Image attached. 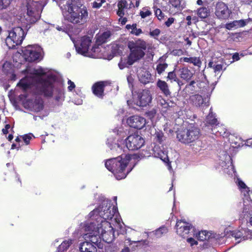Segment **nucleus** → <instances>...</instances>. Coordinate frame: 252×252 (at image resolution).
<instances>
[{
    "label": "nucleus",
    "instance_id": "obj_1",
    "mask_svg": "<svg viewBox=\"0 0 252 252\" xmlns=\"http://www.w3.org/2000/svg\"><path fill=\"white\" fill-rule=\"evenodd\" d=\"M56 78L55 75L49 73L47 68L40 67L22 79L17 87L24 92L32 87L39 88L45 95L53 96L56 104L60 106L64 100V94L62 85L57 82Z\"/></svg>",
    "mask_w": 252,
    "mask_h": 252
},
{
    "label": "nucleus",
    "instance_id": "obj_2",
    "mask_svg": "<svg viewBox=\"0 0 252 252\" xmlns=\"http://www.w3.org/2000/svg\"><path fill=\"white\" fill-rule=\"evenodd\" d=\"M141 159V155L122 154L115 158L106 160L105 163L106 168L111 171L117 180L125 178L131 171L136 162Z\"/></svg>",
    "mask_w": 252,
    "mask_h": 252
},
{
    "label": "nucleus",
    "instance_id": "obj_3",
    "mask_svg": "<svg viewBox=\"0 0 252 252\" xmlns=\"http://www.w3.org/2000/svg\"><path fill=\"white\" fill-rule=\"evenodd\" d=\"M64 19L73 24L82 25L86 23L88 18V11L86 6H78L72 3L70 0L61 6Z\"/></svg>",
    "mask_w": 252,
    "mask_h": 252
},
{
    "label": "nucleus",
    "instance_id": "obj_4",
    "mask_svg": "<svg viewBox=\"0 0 252 252\" xmlns=\"http://www.w3.org/2000/svg\"><path fill=\"white\" fill-rule=\"evenodd\" d=\"M127 46L130 53L127 58H121L118 64L120 69L128 67L142 58V40L141 39L129 41Z\"/></svg>",
    "mask_w": 252,
    "mask_h": 252
},
{
    "label": "nucleus",
    "instance_id": "obj_5",
    "mask_svg": "<svg viewBox=\"0 0 252 252\" xmlns=\"http://www.w3.org/2000/svg\"><path fill=\"white\" fill-rule=\"evenodd\" d=\"M116 211V209L110 202L104 201L101 205L91 212L89 215L91 218L94 216L97 222L105 225V222H107L106 220H111Z\"/></svg>",
    "mask_w": 252,
    "mask_h": 252
},
{
    "label": "nucleus",
    "instance_id": "obj_6",
    "mask_svg": "<svg viewBox=\"0 0 252 252\" xmlns=\"http://www.w3.org/2000/svg\"><path fill=\"white\" fill-rule=\"evenodd\" d=\"M176 132L178 140L184 144L194 141L198 138L200 133L198 127H179Z\"/></svg>",
    "mask_w": 252,
    "mask_h": 252
},
{
    "label": "nucleus",
    "instance_id": "obj_7",
    "mask_svg": "<svg viewBox=\"0 0 252 252\" xmlns=\"http://www.w3.org/2000/svg\"><path fill=\"white\" fill-rule=\"evenodd\" d=\"M92 37L90 36H85L81 38L80 42L79 43L70 36V39L74 43L76 52L85 56H90V53L92 52L96 53L99 51V48L97 46H93L90 49L92 43Z\"/></svg>",
    "mask_w": 252,
    "mask_h": 252
},
{
    "label": "nucleus",
    "instance_id": "obj_8",
    "mask_svg": "<svg viewBox=\"0 0 252 252\" xmlns=\"http://www.w3.org/2000/svg\"><path fill=\"white\" fill-rule=\"evenodd\" d=\"M43 7L38 2L29 0L27 2V15L25 19L28 23L33 24L40 18Z\"/></svg>",
    "mask_w": 252,
    "mask_h": 252
},
{
    "label": "nucleus",
    "instance_id": "obj_9",
    "mask_svg": "<svg viewBox=\"0 0 252 252\" xmlns=\"http://www.w3.org/2000/svg\"><path fill=\"white\" fill-rule=\"evenodd\" d=\"M25 35L22 28L15 27L9 32L8 36L5 39V43L9 49H13L22 43Z\"/></svg>",
    "mask_w": 252,
    "mask_h": 252
},
{
    "label": "nucleus",
    "instance_id": "obj_10",
    "mask_svg": "<svg viewBox=\"0 0 252 252\" xmlns=\"http://www.w3.org/2000/svg\"><path fill=\"white\" fill-rule=\"evenodd\" d=\"M212 131L213 133L215 132L217 135H220L223 137L228 138L234 148H238L244 145V141L239 135L235 133H230L223 127H213Z\"/></svg>",
    "mask_w": 252,
    "mask_h": 252
},
{
    "label": "nucleus",
    "instance_id": "obj_11",
    "mask_svg": "<svg viewBox=\"0 0 252 252\" xmlns=\"http://www.w3.org/2000/svg\"><path fill=\"white\" fill-rule=\"evenodd\" d=\"M42 52V49L38 45H28L22 50L24 59L29 62L40 61Z\"/></svg>",
    "mask_w": 252,
    "mask_h": 252
},
{
    "label": "nucleus",
    "instance_id": "obj_12",
    "mask_svg": "<svg viewBox=\"0 0 252 252\" xmlns=\"http://www.w3.org/2000/svg\"><path fill=\"white\" fill-rule=\"evenodd\" d=\"M155 130V138L156 141L160 145H162V149H161L159 146H155L153 150L154 157L159 158L165 162H167L169 161L167 152L162 146L163 142L165 140V137L162 131L160 130L157 131L156 129Z\"/></svg>",
    "mask_w": 252,
    "mask_h": 252
},
{
    "label": "nucleus",
    "instance_id": "obj_13",
    "mask_svg": "<svg viewBox=\"0 0 252 252\" xmlns=\"http://www.w3.org/2000/svg\"><path fill=\"white\" fill-rule=\"evenodd\" d=\"M220 165L223 168L224 172L231 174L234 172L231 157L226 152H222L219 155Z\"/></svg>",
    "mask_w": 252,
    "mask_h": 252
},
{
    "label": "nucleus",
    "instance_id": "obj_14",
    "mask_svg": "<svg viewBox=\"0 0 252 252\" xmlns=\"http://www.w3.org/2000/svg\"><path fill=\"white\" fill-rule=\"evenodd\" d=\"M24 105L25 108L35 112H40L44 108L43 101L38 96L27 100Z\"/></svg>",
    "mask_w": 252,
    "mask_h": 252
},
{
    "label": "nucleus",
    "instance_id": "obj_15",
    "mask_svg": "<svg viewBox=\"0 0 252 252\" xmlns=\"http://www.w3.org/2000/svg\"><path fill=\"white\" fill-rule=\"evenodd\" d=\"M142 137L137 133L129 135L126 140V145L129 150H137L142 147Z\"/></svg>",
    "mask_w": 252,
    "mask_h": 252
},
{
    "label": "nucleus",
    "instance_id": "obj_16",
    "mask_svg": "<svg viewBox=\"0 0 252 252\" xmlns=\"http://www.w3.org/2000/svg\"><path fill=\"white\" fill-rule=\"evenodd\" d=\"M225 235L229 237L230 236L235 238L236 243H239L242 241L248 239L250 237V231L247 229L242 228L239 230L230 231L229 233L228 231H224Z\"/></svg>",
    "mask_w": 252,
    "mask_h": 252
},
{
    "label": "nucleus",
    "instance_id": "obj_17",
    "mask_svg": "<svg viewBox=\"0 0 252 252\" xmlns=\"http://www.w3.org/2000/svg\"><path fill=\"white\" fill-rule=\"evenodd\" d=\"M103 225L104 224H101L99 229H98V233L100 234L104 241L107 243H110L115 239L114 230L110 225V223L108 222H105V225L107 226L109 228L107 230L102 228Z\"/></svg>",
    "mask_w": 252,
    "mask_h": 252
},
{
    "label": "nucleus",
    "instance_id": "obj_18",
    "mask_svg": "<svg viewBox=\"0 0 252 252\" xmlns=\"http://www.w3.org/2000/svg\"><path fill=\"white\" fill-rule=\"evenodd\" d=\"M176 227L177 233L183 237H185L192 229V225L185 220H178Z\"/></svg>",
    "mask_w": 252,
    "mask_h": 252
},
{
    "label": "nucleus",
    "instance_id": "obj_19",
    "mask_svg": "<svg viewBox=\"0 0 252 252\" xmlns=\"http://www.w3.org/2000/svg\"><path fill=\"white\" fill-rule=\"evenodd\" d=\"M231 13L227 5L224 2H219L217 3L215 14L218 18L222 20L227 19Z\"/></svg>",
    "mask_w": 252,
    "mask_h": 252
},
{
    "label": "nucleus",
    "instance_id": "obj_20",
    "mask_svg": "<svg viewBox=\"0 0 252 252\" xmlns=\"http://www.w3.org/2000/svg\"><path fill=\"white\" fill-rule=\"evenodd\" d=\"M98 232L89 233L85 234V241L90 242L93 245L99 249L102 248L103 244L101 243V238Z\"/></svg>",
    "mask_w": 252,
    "mask_h": 252
},
{
    "label": "nucleus",
    "instance_id": "obj_21",
    "mask_svg": "<svg viewBox=\"0 0 252 252\" xmlns=\"http://www.w3.org/2000/svg\"><path fill=\"white\" fill-rule=\"evenodd\" d=\"M251 21V18L241 19L239 20H234L232 22L226 23L225 24V27L228 30H233L245 27Z\"/></svg>",
    "mask_w": 252,
    "mask_h": 252
},
{
    "label": "nucleus",
    "instance_id": "obj_22",
    "mask_svg": "<svg viewBox=\"0 0 252 252\" xmlns=\"http://www.w3.org/2000/svg\"><path fill=\"white\" fill-rule=\"evenodd\" d=\"M168 231L167 227L163 225L159 228L157 229L155 231L151 232H144L143 233V237H156V238H159L165 235Z\"/></svg>",
    "mask_w": 252,
    "mask_h": 252
},
{
    "label": "nucleus",
    "instance_id": "obj_23",
    "mask_svg": "<svg viewBox=\"0 0 252 252\" xmlns=\"http://www.w3.org/2000/svg\"><path fill=\"white\" fill-rule=\"evenodd\" d=\"M89 216H90L89 215ZM89 218L91 219L90 221L87 222L84 226V230L86 231H92V233L93 232H98V229H99L100 226L101 225V223L100 222H97L94 216L93 217Z\"/></svg>",
    "mask_w": 252,
    "mask_h": 252
},
{
    "label": "nucleus",
    "instance_id": "obj_24",
    "mask_svg": "<svg viewBox=\"0 0 252 252\" xmlns=\"http://www.w3.org/2000/svg\"><path fill=\"white\" fill-rule=\"evenodd\" d=\"M241 217L248 218L252 216V200H244L243 210L241 214Z\"/></svg>",
    "mask_w": 252,
    "mask_h": 252
},
{
    "label": "nucleus",
    "instance_id": "obj_25",
    "mask_svg": "<svg viewBox=\"0 0 252 252\" xmlns=\"http://www.w3.org/2000/svg\"><path fill=\"white\" fill-rule=\"evenodd\" d=\"M2 71L6 75H10L9 77L11 80H16V76L14 73V67L11 63L8 62H5L2 65Z\"/></svg>",
    "mask_w": 252,
    "mask_h": 252
},
{
    "label": "nucleus",
    "instance_id": "obj_26",
    "mask_svg": "<svg viewBox=\"0 0 252 252\" xmlns=\"http://www.w3.org/2000/svg\"><path fill=\"white\" fill-rule=\"evenodd\" d=\"M236 183L241 190L242 194L245 197L244 200L247 201V200H249L250 192H251L252 193V191H251L249 189V188L240 179L237 178Z\"/></svg>",
    "mask_w": 252,
    "mask_h": 252
},
{
    "label": "nucleus",
    "instance_id": "obj_27",
    "mask_svg": "<svg viewBox=\"0 0 252 252\" xmlns=\"http://www.w3.org/2000/svg\"><path fill=\"white\" fill-rule=\"evenodd\" d=\"M104 86L105 85L103 82H98L95 83L92 87L94 94L99 98H102L104 95Z\"/></svg>",
    "mask_w": 252,
    "mask_h": 252
},
{
    "label": "nucleus",
    "instance_id": "obj_28",
    "mask_svg": "<svg viewBox=\"0 0 252 252\" xmlns=\"http://www.w3.org/2000/svg\"><path fill=\"white\" fill-rule=\"evenodd\" d=\"M81 252H97V248L90 242L84 241L80 244Z\"/></svg>",
    "mask_w": 252,
    "mask_h": 252
},
{
    "label": "nucleus",
    "instance_id": "obj_29",
    "mask_svg": "<svg viewBox=\"0 0 252 252\" xmlns=\"http://www.w3.org/2000/svg\"><path fill=\"white\" fill-rule=\"evenodd\" d=\"M128 4L126 0H121L119 1L117 4L118 10L117 14L119 17H123L128 9Z\"/></svg>",
    "mask_w": 252,
    "mask_h": 252
},
{
    "label": "nucleus",
    "instance_id": "obj_30",
    "mask_svg": "<svg viewBox=\"0 0 252 252\" xmlns=\"http://www.w3.org/2000/svg\"><path fill=\"white\" fill-rule=\"evenodd\" d=\"M157 86L160 89L161 93L166 96L171 95L168 85L165 81L159 79L157 83Z\"/></svg>",
    "mask_w": 252,
    "mask_h": 252
},
{
    "label": "nucleus",
    "instance_id": "obj_31",
    "mask_svg": "<svg viewBox=\"0 0 252 252\" xmlns=\"http://www.w3.org/2000/svg\"><path fill=\"white\" fill-rule=\"evenodd\" d=\"M198 17L201 19H205L209 17L210 15V9L208 6H203L198 8L196 10L194 11Z\"/></svg>",
    "mask_w": 252,
    "mask_h": 252
},
{
    "label": "nucleus",
    "instance_id": "obj_32",
    "mask_svg": "<svg viewBox=\"0 0 252 252\" xmlns=\"http://www.w3.org/2000/svg\"><path fill=\"white\" fill-rule=\"evenodd\" d=\"M180 75L181 78L188 82L191 80L194 73L192 72L188 68L183 67L180 69Z\"/></svg>",
    "mask_w": 252,
    "mask_h": 252
},
{
    "label": "nucleus",
    "instance_id": "obj_33",
    "mask_svg": "<svg viewBox=\"0 0 252 252\" xmlns=\"http://www.w3.org/2000/svg\"><path fill=\"white\" fill-rule=\"evenodd\" d=\"M147 48V54L146 57V60L147 62H151L153 61L154 57V51L151 45H148V47L146 45L145 42L143 41V58L144 56V53L143 52L144 50H146Z\"/></svg>",
    "mask_w": 252,
    "mask_h": 252
},
{
    "label": "nucleus",
    "instance_id": "obj_34",
    "mask_svg": "<svg viewBox=\"0 0 252 252\" xmlns=\"http://www.w3.org/2000/svg\"><path fill=\"white\" fill-rule=\"evenodd\" d=\"M111 36L110 31H106L101 34L96 35V42L97 45H100L103 43L106 42Z\"/></svg>",
    "mask_w": 252,
    "mask_h": 252
},
{
    "label": "nucleus",
    "instance_id": "obj_35",
    "mask_svg": "<svg viewBox=\"0 0 252 252\" xmlns=\"http://www.w3.org/2000/svg\"><path fill=\"white\" fill-rule=\"evenodd\" d=\"M181 61H183L186 63H189L193 64L194 65L200 67L202 63L199 58L193 57H183L181 58Z\"/></svg>",
    "mask_w": 252,
    "mask_h": 252
},
{
    "label": "nucleus",
    "instance_id": "obj_36",
    "mask_svg": "<svg viewBox=\"0 0 252 252\" xmlns=\"http://www.w3.org/2000/svg\"><path fill=\"white\" fill-rule=\"evenodd\" d=\"M152 96L149 90H143V107L151 102Z\"/></svg>",
    "mask_w": 252,
    "mask_h": 252
},
{
    "label": "nucleus",
    "instance_id": "obj_37",
    "mask_svg": "<svg viewBox=\"0 0 252 252\" xmlns=\"http://www.w3.org/2000/svg\"><path fill=\"white\" fill-rule=\"evenodd\" d=\"M212 108L210 109V113L206 117V121L207 124L211 125V126H216L219 125L218 121L217 119L215 118V114H213L212 112Z\"/></svg>",
    "mask_w": 252,
    "mask_h": 252
},
{
    "label": "nucleus",
    "instance_id": "obj_38",
    "mask_svg": "<svg viewBox=\"0 0 252 252\" xmlns=\"http://www.w3.org/2000/svg\"><path fill=\"white\" fill-rule=\"evenodd\" d=\"M141 118L137 115L131 116L126 121L128 126H138L141 123Z\"/></svg>",
    "mask_w": 252,
    "mask_h": 252
},
{
    "label": "nucleus",
    "instance_id": "obj_39",
    "mask_svg": "<svg viewBox=\"0 0 252 252\" xmlns=\"http://www.w3.org/2000/svg\"><path fill=\"white\" fill-rule=\"evenodd\" d=\"M132 93L134 104L137 106L141 107L142 106V93L140 91L137 92L136 91H132Z\"/></svg>",
    "mask_w": 252,
    "mask_h": 252
},
{
    "label": "nucleus",
    "instance_id": "obj_40",
    "mask_svg": "<svg viewBox=\"0 0 252 252\" xmlns=\"http://www.w3.org/2000/svg\"><path fill=\"white\" fill-rule=\"evenodd\" d=\"M190 100L196 106H200L204 101L202 96L199 94L193 95L190 97Z\"/></svg>",
    "mask_w": 252,
    "mask_h": 252
},
{
    "label": "nucleus",
    "instance_id": "obj_41",
    "mask_svg": "<svg viewBox=\"0 0 252 252\" xmlns=\"http://www.w3.org/2000/svg\"><path fill=\"white\" fill-rule=\"evenodd\" d=\"M126 28L128 30H131L130 32V33L136 36L140 35L142 32L141 29L137 28V25L136 24L126 25Z\"/></svg>",
    "mask_w": 252,
    "mask_h": 252
},
{
    "label": "nucleus",
    "instance_id": "obj_42",
    "mask_svg": "<svg viewBox=\"0 0 252 252\" xmlns=\"http://www.w3.org/2000/svg\"><path fill=\"white\" fill-rule=\"evenodd\" d=\"M72 243V241L70 239L63 241L58 248V252H64L66 251Z\"/></svg>",
    "mask_w": 252,
    "mask_h": 252
},
{
    "label": "nucleus",
    "instance_id": "obj_43",
    "mask_svg": "<svg viewBox=\"0 0 252 252\" xmlns=\"http://www.w3.org/2000/svg\"><path fill=\"white\" fill-rule=\"evenodd\" d=\"M113 132L122 138L127 134V130H125L124 127H116L113 129Z\"/></svg>",
    "mask_w": 252,
    "mask_h": 252
},
{
    "label": "nucleus",
    "instance_id": "obj_44",
    "mask_svg": "<svg viewBox=\"0 0 252 252\" xmlns=\"http://www.w3.org/2000/svg\"><path fill=\"white\" fill-rule=\"evenodd\" d=\"M145 32L146 34L149 35L151 37H153L155 39H158V36L160 33V31L158 29H156L153 30L150 29L149 32L145 30Z\"/></svg>",
    "mask_w": 252,
    "mask_h": 252
},
{
    "label": "nucleus",
    "instance_id": "obj_45",
    "mask_svg": "<svg viewBox=\"0 0 252 252\" xmlns=\"http://www.w3.org/2000/svg\"><path fill=\"white\" fill-rule=\"evenodd\" d=\"M210 235H209V232L206 231H199L196 235V237L199 241H203L209 238Z\"/></svg>",
    "mask_w": 252,
    "mask_h": 252
},
{
    "label": "nucleus",
    "instance_id": "obj_46",
    "mask_svg": "<svg viewBox=\"0 0 252 252\" xmlns=\"http://www.w3.org/2000/svg\"><path fill=\"white\" fill-rule=\"evenodd\" d=\"M11 1L12 0H0V14L3 10L7 8Z\"/></svg>",
    "mask_w": 252,
    "mask_h": 252
},
{
    "label": "nucleus",
    "instance_id": "obj_47",
    "mask_svg": "<svg viewBox=\"0 0 252 252\" xmlns=\"http://www.w3.org/2000/svg\"><path fill=\"white\" fill-rule=\"evenodd\" d=\"M153 82L151 74L149 72H145L144 76H143V84H146Z\"/></svg>",
    "mask_w": 252,
    "mask_h": 252
},
{
    "label": "nucleus",
    "instance_id": "obj_48",
    "mask_svg": "<svg viewBox=\"0 0 252 252\" xmlns=\"http://www.w3.org/2000/svg\"><path fill=\"white\" fill-rule=\"evenodd\" d=\"M167 81L169 80L171 83L178 81V78L174 71L168 72L167 77Z\"/></svg>",
    "mask_w": 252,
    "mask_h": 252
},
{
    "label": "nucleus",
    "instance_id": "obj_49",
    "mask_svg": "<svg viewBox=\"0 0 252 252\" xmlns=\"http://www.w3.org/2000/svg\"><path fill=\"white\" fill-rule=\"evenodd\" d=\"M32 137H33V135L32 133L25 134L24 135L21 136V138H22V140L26 145L29 144L30 141Z\"/></svg>",
    "mask_w": 252,
    "mask_h": 252
},
{
    "label": "nucleus",
    "instance_id": "obj_50",
    "mask_svg": "<svg viewBox=\"0 0 252 252\" xmlns=\"http://www.w3.org/2000/svg\"><path fill=\"white\" fill-rule=\"evenodd\" d=\"M167 66V64L158 63L156 68L158 73L159 74H161L164 71Z\"/></svg>",
    "mask_w": 252,
    "mask_h": 252
},
{
    "label": "nucleus",
    "instance_id": "obj_51",
    "mask_svg": "<svg viewBox=\"0 0 252 252\" xmlns=\"http://www.w3.org/2000/svg\"><path fill=\"white\" fill-rule=\"evenodd\" d=\"M106 2V0H96L92 3L93 8L98 9Z\"/></svg>",
    "mask_w": 252,
    "mask_h": 252
},
{
    "label": "nucleus",
    "instance_id": "obj_52",
    "mask_svg": "<svg viewBox=\"0 0 252 252\" xmlns=\"http://www.w3.org/2000/svg\"><path fill=\"white\" fill-rule=\"evenodd\" d=\"M156 113V111L154 109H152L151 110L147 112L145 116L146 118L149 119L152 122V119L154 118Z\"/></svg>",
    "mask_w": 252,
    "mask_h": 252
},
{
    "label": "nucleus",
    "instance_id": "obj_53",
    "mask_svg": "<svg viewBox=\"0 0 252 252\" xmlns=\"http://www.w3.org/2000/svg\"><path fill=\"white\" fill-rule=\"evenodd\" d=\"M107 144L110 147L111 150L115 149L117 151H120V152H121L122 150V148L118 144H117V143L109 144V142H107Z\"/></svg>",
    "mask_w": 252,
    "mask_h": 252
},
{
    "label": "nucleus",
    "instance_id": "obj_54",
    "mask_svg": "<svg viewBox=\"0 0 252 252\" xmlns=\"http://www.w3.org/2000/svg\"><path fill=\"white\" fill-rule=\"evenodd\" d=\"M195 90V86H191V87H190L189 86V84H187L185 88L184 89V91H185L186 93L188 94H193L194 93Z\"/></svg>",
    "mask_w": 252,
    "mask_h": 252
},
{
    "label": "nucleus",
    "instance_id": "obj_55",
    "mask_svg": "<svg viewBox=\"0 0 252 252\" xmlns=\"http://www.w3.org/2000/svg\"><path fill=\"white\" fill-rule=\"evenodd\" d=\"M169 1L173 7L178 9H180L181 6L180 0H169Z\"/></svg>",
    "mask_w": 252,
    "mask_h": 252
},
{
    "label": "nucleus",
    "instance_id": "obj_56",
    "mask_svg": "<svg viewBox=\"0 0 252 252\" xmlns=\"http://www.w3.org/2000/svg\"><path fill=\"white\" fill-rule=\"evenodd\" d=\"M155 15L159 20H161L164 17V14L162 13L161 10L159 8L156 9L155 10Z\"/></svg>",
    "mask_w": 252,
    "mask_h": 252
},
{
    "label": "nucleus",
    "instance_id": "obj_57",
    "mask_svg": "<svg viewBox=\"0 0 252 252\" xmlns=\"http://www.w3.org/2000/svg\"><path fill=\"white\" fill-rule=\"evenodd\" d=\"M167 58V56L166 54H164L162 56L160 57L158 61V63L167 64L165 63V61Z\"/></svg>",
    "mask_w": 252,
    "mask_h": 252
},
{
    "label": "nucleus",
    "instance_id": "obj_58",
    "mask_svg": "<svg viewBox=\"0 0 252 252\" xmlns=\"http://www.w3.org/2000/svg\"><path fill=\"white\" fill-rule=\"evenodd\" d=\"M67 84L68 85V86L67 88L68 91H72L73 89H74L75 88V84L74 83V82L71 81L70 80H68Z\"/></svg>",
    "mask_w": 252,
    "mask_h": 252
},
{
    "label": "nucleus",
    "instance_id": "obj_59",
    "mask_svg": "<svg viewBox=\"0 0 252 252\" xmlns=\"http://www.w3.org/2000/svg\"><path fill=\"white\" fill-rule=\"evenodd\" d=\"M175 19L173 17L169 18L165 22V25L167 27H169L174 22Z\"/></svg>",
    "mask_w": 252,
    "mask_h": 252
},
{
    "label": "nucleus",
    "instance_id": "obj_60",
    "mask_svg": "<svg viewBox=\"0 0 252 252\" xmlns=\"http://www.w3.org/2000/svg\"><path fill=\"white\" fill-rule=\"evenodd\" d=\"M213 69H214V72L215 73H217L218 72H220L222 69V65L221 64H218L216 65H214Z\"/></svg>",
    "mask_w": 252,
    "mask_h": 252
},
{
    "label": "nucleus",
    "instance_id": "obj_61",
    "mask_svg": "<svg viewBox=\"0 0 252 252\" xmlns=\"http://www.w3.org/2000/svg\"><path fill=\"white\" fill-rule=\"evenodd\" d=\"M127 21V18L123 17H120L119 19V22L122 25H124L126 24V22Z\"/></svg>",
    "mask_w": 252,
    "mask_h": 252
},
{
    "label": "nucleus",
    "instance_id": "obj_62",
    "mask_svg": "<svg viewBox=\"0 0 252 252\" xmlns=\"http://www.w3.org/2000/svg\"><path fill=\"white\" fill-rule=\"evenodd\" d=\"M188 242L190 244L191 246L197 244V242L192 238H189L187 239Z\"/></svg>",
    "mask_w": 252,
    "mask_h": 252
},
{
    "label": "nucleus",
    "instance_id": "obj_63",
    "mask_svg": "<svg viewBox=\"0 0 252 252\" xmlns=\"http://www.w3.org/2000/svg\"><path fill=\"white\" fill-rule=\"evenodd\" d=\"M232 59L234 61H238L240 60L239 54L238 53H234L232 56Z\"/></svg>",
    "mask_w": 252,
    "mask_h": 252
},
{
    "label": "nucleus",
    "instance_id": "obj_64",
    "mask_svg": "<svg viewBox=\"0 0 252 252\" xmlns=\"http://www.w3.org/2000/svg\"><path fill=\"white\" fill-rule=\"evenodd\" d=\"M245 144L248 146H252V138H250L245 141Z\"/></svg>",
    "mask_w": 252,
    "mask_h": 252
}]
</instances>
